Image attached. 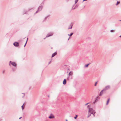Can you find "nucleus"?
Segmentation results:
<instances>
[{
	"mask_svg": "<svg viewBox=\"0 0 121 121\" xmlns=\"http://www.w3.org/2000/svg\"><path fill=\"white\" fill-rule=\"evenodd\" d=\"M95 111L92 109V108H89L88 111V114L87 117H89L90 116L91 114H92L93 115V116H95Z\"/></svg>",
	"mask_w": 121,
	"mask_h": 121,
	"instance_id": "1",
	"label": "nucleus"
},
{
	"mask_svg": "<svg viewBox=\"0 0 121 121\" xmlns=\"http://www.w3.org/2000/svg\"><path fill=\"white\" fill-rule=\"evenodd\" d=\"M11 65L14 67H16L17 66V64L16 63L11 61H10L9 63V65L11 66Z\"/></svg>",
	"mask_w": 121,
	"mask_h": 121,
	"instance_id": "2",
	"label": "nucleus"
},
{
	"mask_svg": "<svg viewBox=\"0 0 121 121\" xmlns=\"http://www.w3.org/2000/svg\"><path fill=\"white\" fill-rule=\"evenodd\" d=\"M33 9V8H29L28 9V11L26 10H24V11H23V14H26L27 13L28 11H30L31 10H32V9Z\"/></svg>",
	"mask_w": 121,
	"mask_h": 121,
	"instance_id": "3",
	"label": "nucleus"
},
{
	"mask_svg": "<svg viewBox=\"0 0 121 121\" xmlns=\"http://www.w3.org/2000/svg\"><path fill=\"white\" fill-rule=\"evenodd\" d=\"M53 32H50L47 34L46 38H47L50 36H52L53 35Z\"/></svg>",
	"mask_w": 121,
	"mask_h": 121,
	"instance_id": "4",
	"label": "nucleus"
},
{
	"mask_svg": "<svg viewBox=\"0 0 121 121\" xmlns=\"http://www.w3.org/2000/svg\"><path fill=\"white\" fill-rule=\"evenodd\" d=\"M43 6L42 5H41L40 6L38 9L37 11L36 12L35 14L37 13L38 12L40 11L41 10L43 7Z\"/></svg>",
	"mask_w": 121,
	"mask_h": 121,
	"instance_id": "5",
	"label": "nucleus"
},
{
	"mask_svg": "<svg viewBox=\"0 0 121 121\" xmlns=\"http://www.w3.org/2000/svg\"><path fill=\"white\" fill-rule=\"evenodd\" d=\"M110 88V86L109 85H108L106 86L105 88L103 89L104 91L108 90Z\"/></svg>",
	"mask_w": 121,
	"mask_h": 121,
	"instance_id": "6",
	"label": "nucleus"
},
{
	"mask_svg": "<svg viewBox=\"0 0 121 121\" xmlns=\"http://www.w3.org/2000/svg\"><path fill=\"white\" fill-rule=\"evenodd\" d=\"M13 45L15 47H18L19 46V44L17 42H15L13 43Z\"/></svg>",
	"mask_w": 121,
	"mask_h": 121,
	"instance_id": "7",
	"label": "nucleus"
},
{
	"mask_svg": "<svg viewBox=\"0 0 121 121\" xmlns=\"http://www.w3.org/2000/svg\"><path fill=\"white\" fill-rule=\"evenodd\" d=\"M99 99V97H97L96 98L95 100V101L93 103L94 104H95V103L98 101Z\"/></svg>",
	"mask_w": 121,
	"mask_h": 121,
	"instance_id": "8",
	"label": "nucleus"
},
{
	"mask_svg": "<svg viewBox=\"0 0 121 121\" xmlns=\"http://www.w3.org/2000/svg\"><path fill=\"white\" fill-rule=\"evenodd\" d=\"M48 117L50 119H52L54 118L55 117L53 114H50V116L49 117Z\"/></svg>",
	"mask_w": 121,
	"mask_h": 121,
	"instance_id": "9",
	"label": "nucleus"
},
{
	"mask_svg": "<svg viewBox=\"0 0 121 121\" xmlns=\"http://www.w3.org/2000/svg\"><path fill=\"white\" fill-rule=\"evenodd\" d=\"M14 67V68H12V70L13 72L15 71L16 70L17 68V66Z\"/></svg>",
	"mask_w": 121,
	"mask_h": 121,
	"instance_id": "10",
	"label": "nucleus"
},
{
	"mask_svg": "<svg viewBox=\"0 0 121 121\" xmlns=\"http://www.w3.org/2000/svg\"><path fill=\"white\" fill-rule=\"evenodd\" d=\"M73 25V24L72 23H71L70 25L69 26L68 28V29H71Z\"/></svg>",
	"mask_w": 121,
	"mask_h": 121,
	"instance_id": "11",
	"label": "nucleus"
},
{
	"mask_svg": "<svg viewBox=\"0 0 121 121\" xmlns=\"http://www.w3.org/2000/svg\"><path fill=\"white\" fill-rule=\"evenodd\" d=\"M57 53L56 52H55L52 54V57L56 56L57 54Z\"/></svg>",
	"mask_w": 121,
	"mask_h": 121,
	"instance_id": "12",
	"label": "nucleus"
},
{
	"mask_svg": "<svg viewBox=\"0 0 121 121\" xmlns=\"http://www.w3.org/2000/svg\"><path fill=\"white\" fill-rule=\"evenodd\" d=\"M103 91H104L103 90H102L100 92V93H99V96H101L103 94Z\"/></svg>",
	"mask_w": 121,
	"mask_h": 121,
	"instance_id": "13",
	"label": "nucleus"
},
{
	"mask_svg": "<svg viewBox=\"0 0 121 121\" xmlns=\"http://www.w3.org/2000/svg\"><path fill=\"white\" fill-rule=\"evenodd\" d=\"M63 84L64 85H65L66 84V80L65 79L63 81Z\"/></svg>",
	"mask_w": 121,
	"mask_h": 121,
	"instance_id": "14",
	"label": "nucleus"
},
{
	"mask_svg": "<svg viewBox=\"0 0 121 121\" xmlns=\"http://www.w3.org/2000/svg\"><path fill=\"white\" fill-rule=\"evenodd\" d=\"M72 74H73V73L72 72H71V71L69 73V76L71 75ZM69 77V76L68 77V79Z\"/></svg>",
	"mask_w": 121,
	"mask_h": 121,
	"instance_id": "15",
	"label": "nucleus"
},
{
	"mask_svg": "<svg viewBox=\"0 0 121 121\" xmlns=\"http://www.w3.org/2000/svg\"><path fill=\"white\" fill-rule=\"evenodd\" d=\"M50 16V15H48L44 19V20L43 21H44L45 20H46L47 19V18L49 17Z\"/></svg>",
	"mask_w": 121,
	"mask_h": 121,
	"instance_id": "16",
	"label": "nucleus"
},
{
	"mask_svg": "<svg viewBox=\"0 0 121 121\" xmlns=\"http://www.w3.org/2000/svg\"><path fill=\"white\" fill-rule=\"evenodd\" d=\"M90 64H88L86 65H85L84 66V67H88V65Z\"/></svg>",
	"mask_w": 121,
	"mask_h": 121,
	"instance_id": "17",
	"label": "nucleus"
},
{
	"mask_svg": "<svg viewBox=\"0 0 121 121\" xmlns=\"http://www.w3.org/2000/svg\"><path fill=\"white\" fill-rule=\"evenodd\" d=\"M109 99H108V100H107V103H106V104L107 105H108V102H109Z\"/></svg>",
	"mask_w": 121,
	"mask_h": 121,
	"instance_id": "18",
	"label": "nucleus"
},
{
	"mask_svg": "<svg viewBox=\"0 0 121 121\" xmlns=\"http://www.w3.org/2000/svg\"><path fill=\"white\" fill-rule=\"evenodd\" d=\"M73 34V33H71L70 34H68V35L69 36H71Z\"/></svg>",
	"mask_w": 121,
	"mask_h": 121,
	"instance_id": "19",
	"label": "nucleus"
},
{
	"mask_svg": "<svg viewBox=\"0 0 121 121\" xmlns=\"http://www.w3.org/2000/svg\"><path fill=\"white\" fill-rule=\"evenodd\" d=\"M28 39V38H27V40H26V43H25V45H24V47H25V46H26V43H27V41Z\"/></svg>",
	"mask_w": 121,
	"mask_h": 121,
	"instance_id": "20",
	"label": "nucleus"
},
{
	"mask_svg": "<svg viewBox=\"0 0 121 121\" xmlns=\"http://www.w3.org/2000/svg\"><path fill=\"white\" fill-rule=\"evenodd\" d=\"M120 3V2L117 1V3L116 4V5H117L118 4H119Z\"/></svg>",
	"mask_w": 121,
	"mask_h": 121,
	"instance_id": "21",
	"label": "nucleus"
},
{
	"mask_svg": "<svg viewBox=\"0 0 121 121\" xmlns=\"http://www.w3.org/2000/svg\"><path fill=\"white\" fill-rule=\"evenodd\" d=\"M78 0H75V4H76L78 2Z\"/></svg>",
	"mask_w": 121,
	"mask_h": 121,
	"instance_id": "22",
	"label": "nucleus"
},
{
	"mask_svg": "<svg viewBox=\"0 0 121 121\" xmlns=\"http://www.w3.org/2000/svg\"><path fill=\"white\" fill-rule=\"evenodd\" d=\"M77 117H78V115H75V117H74V118L75 119H76L77 118Z\"/></svg>",
	"mask_w": 121,
	"mask_h": 121,
	"instance_id": "23",
	"label": "nucleus"
},
{
	"mask_svg": "<svg viewBox=\"0 0 121 121\" xmlns=\"http://www.w3.org/2000/svg\"><path fill=\"white\" fill-rule=\"evenodd\" d=\"M97 82H95V84L94 85V86H96V84H97Z\"/></svg>",
	"mask_w": 121,
	"mask_h": 121,
	"instance_id": "24",
	"label": "nucleus"
},
{
	"mask_svg": "<svg viewBox=\"0 0 121 121\" xmlns=\"http://www.w3.org/2000/svg\"><path fill=\"white\" fill-rule=\"evenodd\" d=\"M24 104H23V105L22 106V110H23L24 109V108L23 107V105Z\"/></svg>",
	"mask_w": 121,
	"mask_h": 121,
	"instance_id": "25",
	"label": "nucleus"
},
{
	"mask_svg": "<svg viewBox=\"0 0 121 121\" xmlns=\"http://www.w3.org/2000/svg\"><path fill=\"white\" fill-rule=\"evenodd\" d=\"M22 94L23 95V96H22V98H23L25 96V93H22Z\"/></svg>",
	"mask_w": 121,
	"mask_h": 121,
	"instance_id": "26",
	"label": "nucleus"
},
{
	"mask_svg": "<svg viewBox=\"0 0 121 121\" xmlns=\"http://www.w3.org/2000/svg\"><path fill=\"white\" fill-rule=\"evenodd\" d=\"M87 108H88L89 109V108H90V105H88V106H87Z\"/></svg>",
	"mask_w": 121,
	"mask_h": 121,
	"instance_id": "27",
	"label": "nucleus"
},
{
	"mask_svg": "<svg viewBox=\"0 0 121 121\" xmlns=\"http://www.w3.org/2000/svg\"><path fill=\"white\" fill-rule=\"evenodd\" d=\"M114 31V30H110V32H113V31Z\"/></svg>",
	"mask_w": 121,
	"mask_h": 121,
	"instance_id": "28",
	"label": "nucleus"
},
{
	"mask_svg": "<svg viewBox=\"0 0 121 121\" xmlns=\"http://www.w3.org/2000/svg\"><path fill=\"white\" fill-rule=\"evenodd\" d=\"M89 104V103H87V104H85V106H86V105H87V104Z\"/></svg>",
	"mask_w": 121,
	"mask_h": 121,
	"instance_id": "29",
	"label": "nucleus"
},
{
	"mask_svg": "<svg viewBox=\"0 0 121 121\" xmlns=\"http://www.w3.org/2000/svg\"><path fill=\"white\" fill-rule=\"evenodd\" d=\"M75 7H74V8H72V9H75Z\"/></svg>",
	"mask_w": 121,
	"mask_h": 121,
	"instance_id": "30",
	"label": "nucleus"
},
{
	"mask_svg": "<svg viewBox=\"0 0 121 121\" xmlns=\"http://www.w3.org/2000/svg\"><path fill=\"white\" fill-rule=\"evenodd\" d=\"M51 61H49V63H48L49 64H50V63H51Z\"/></svg>",
	"mask_w": 121,
	"mask_h": 121,
	"instance_id": "31",
	"label": "nucleus"
},
{
	"mask_svg": "<svg viewBox=\"0 0 121 121\" xmlns=\"http://www.w3.org/2000/svg\"><path fill=\"white\" fill-rule=\"evenodd\" d=\"M87 0H83L82 1V2H83L84 1H86Z\"/></svg>",
	"mask_w": 121,
	"mask_h": 121,
	"instance_id": "32",
	"label": "nucleus"
},
{
	"mask_svg": "<svg viewBox=\"0 0 121 121\" xmlns=\"http://www.w3.org/2000/svg\"><path fill=\"white\" fill-rule=\"evenodd\" d=\"M4 73V71H3V73Z\"/></svg>",
	"mask_w": 121,
	"mask_h": 121,
	"instance_id": "33",
	"label": "nucleus"
},
{
	"mask_svg": "<svg viewBox=\"0 0 121 121\" xmlns=\"http://www.w3.org/2000/svg\"><path fill=\"white\" fill-rule=\"evenodd\" d=\"M70 38V37H69V38H68V40H69V38Z\"/></svg>",
	"mask_w": 121,
	"mask_h": 121,
	"instance_id": "34",
	"label": "nucleus"
},
{
	"mask_svg": "<svg viewBox=\"0 0 121 121\" xmlns=\"http://www.w3.org/2000/svg\"><path fill=\"white\" fill-rule=\"evenodd\" d=\"M21 118H22V117H20V118H19V119H21Z\"/></svg>",
	"mask_w": 121,
	"mask_h": 121,
	"instance_id": "35",
	"label": "nucleus"
},
{
	"mask_svg": "<svg viewBox=\"0 0 121 121\" xmlns=\"http://www.w3.org/2000/svg\"><path fill=\"white\" fill-rule=\"evenodd\" d=\"M66 121H67L68 120L67 119H66V120H65Z\"/></svg>",
	"mask_w": 121,
	"mask_h": 121,
	"instance_id": "36",
	"label": "nucleus"
},
{
	"mask_svg": "<svg viewBox=\"0 0 121 121\" xmlns=\"http://www.w3.org/2000/svg\"><path fill=\"white\" fill-rule=\"evenodd\" d=\"M119 37H121V35H120V36H119Z\"/></svg>",
	"mask_w": 121,
	"mask_h": 121,
	"instance_id": "37",
	"label": "nucleus"
},
{
	"mask_svg": "<svg viewBox=\"0 0 121 121\" xmlns=\"http://www.w3.org/2000/svg\"><path fill=\"white\" fill-rule=\"evenodd\" d=\"M120 21H120H121V20H120V21Z\"/></svg>",
	"mask_w": 121,
	"mask_h": 121,
	"instance_id": "38",
	"label": "nucleus"
}]
</instances>
